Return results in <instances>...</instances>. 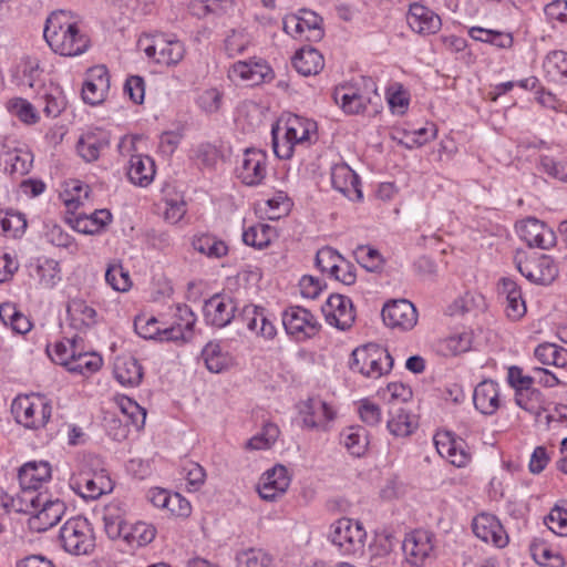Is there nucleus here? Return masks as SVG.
<instances>
[{"label": "nucleus", "mask_w": 567, "mask_h": 567, "mask_svg": "<svg viewBox=\"0 0 567 567\" xmlns=\"http://www.w3.org/2000/svg\"><path fill=\"white\" fill-rule=\"evenodd\" d=\"M475 408L485 415H493L499 408V390L493 380H484L476 385L473 394Z\"/></svg>", "instance_id": "obj_25"}, {"label": "nucleus", "mask_w": 567, "mask_h": 567, "mask_svg": "<svg viewBox=\"0 0 567 567\" xmlns=\"http://www.w3.org/2000/svg\"><path fill=\"white\" fill-rule=\"evenodd\" d=\"M543 69L548 81L558 84L567 83V52L550 51L543 62Z\"/></svg>", "instance_id": "obj_33"}, {"label": "nucleus", "mask_w": 567, "mask_h": 567, "mask_svg": "<svg viewBox=\"0 0 567 567\" xmlns=\"http://www.w3.org/2000/svg\"><path fill=\"white\" fill-rule=\"evenodd\" d=\"M303 425L310 429L319 427L324 422L334 419L333 410L319 398L308 399L300 411Z\"/></svg>", "instance_id": "obj_27"}, {"label": "nucleus", "mask_w": 567, "mask_h": 567, "mask_svg": "<svg viewBox=\"0 0 567 567\" xmlns=\"http://www.w3.org/2000/svg\"><path fill=\"white\" fill-rule=\"evenodd\" d=\"M250 43V37L248 33L241 30H231L225 39V49L229 56L240 54Z\"/></svg>", "instance_id": "obj_55"}, {"label": "nucleus", "mask_w": 567, "mask_h": 567, "mask_svg": "<svg viewBox=\"0 0 567 567\" xmlns=\"http://www.w3.org/2000/svg\"><path fill=\"white\" fill-rule=\"evenodd\" d=\"M535 358L545 365L558 369L567 368V349L555 343L545 342L536 347Z\"/></svg>", "instance_id": "obj_41"}, {"label": "nucleus", "mask_w": 567, "mask_h": 567, "mask_svg": "<svg viewBox=\"0 0 567 567\" xmlns=\"http://www.w3.org/2000/svg\"><path fill=\"white\" fill-rule=\"evenodd\" d=\"M332 187L351 200L361 199L359 176L347 164H336L331 168Z\"/></svg>", "instance_id": "obj_23"}, {"label": "nucleus", "mask_w": 567, "mask_h": 567, "mask_svg": "<svg viewBox=\"0 0 567 567\" xmlns=\"http://www.w3.org/2000/svg\"><path fill=\"white\" fill-rule=\"evenodd\" d=\"M544 522L556 535L567 536V509L555 506L545 517Z\"/></svg>", "instance_id": "obj_56"}, {"label": "nucleus", "mask_w": 567, "mask_h": 567, "mask_svg": "<svg viewBox=\"0 0 567 567\" xmlns=\"http://www.w3.org/2000/svg\"><path fill=\"white\" fill-rule=\"evenodd\" d=\"M174 317V323L163 329V338L165 341H189L194 334L195 313L187 305H177Z\"/></svg>", "instance_id": "obj_17"}, {"label": "nucleus", "mask_w": 567, "mask_h": 567, "mask_svg": "<svg viewBox=\"0 0 567 567\" xmlns=\"http://www.w3.org/2000/svg\"><path fill=\"white\" fill-rule=\"evenodd\" d=\"M292 64L298 73L308 76L319 73L323 65V56L313 48H303L296 52Z\"/></svg>", "instance_id": "obj_34"}, {"label": "nucleus", "mask_w": 567, "mask_h": 567, "mask_svg": "<svg viewBox=\"0 0 567 567\" xmlns=\"http://www.w3.org/2000/svg\"><path fill=\"white\" fill-rule=\"evenodd\" d=\"M154 175L155 165L151 157L142 155L131 157L127 176L132 183L146 186L153 181Z\"/></svg>", "instance_id": "obj_37"}, {"label": "nucleus", "mask_w": 567, "mask_h": 567, "mask_svg": "<svg viewBox=\"0 0 567 567\" xmlns=\"http://www.w3.org/2000/svg\"><path fill=\"white\" fill-rule=\"evenodd\" d=\"M38 488H21V493L17 497L6 498L9 506L13 507L17 512L30 514L31 516L34 512L40 508L41 503H43L47 497V493H37Z\"/></svg>", "instance_id": "obj_40"}, {"label": "nucleus", "mask_w": 567, "mask_h": 567, "mask_svg": "<svg viewBox=\"0 0 567 567\" xmlns=\"http://www.w3.org/2000/svg\"><path fill=\"white\" fill-rule=\"evenodd\" d=\"M105 280L116 291H126L131 286L130 275L121 265L109 266Z\"/></svg>", "instance_id": "obj_54"}, {"label": "nucleus", "mask_w": 567, "mask_h": 567, "mask_svg": "<svg viewBox=\"0 0 567 567\" xmlns=\"http://www.w3.org/2000/svg\"><path fill=\"white\" fill-rule=\"evenodd\" d=\"M43 37L55 53L64 56L80 55L90 45L86 34L80 31L71 14L64 10L53 12L47 19Z\"/></svg>", "instance_id": "obj_1"}, {"label": "nucleus", "mask_w": 567, "mask_h": 567, "mask_svg": "<svg viewBox=\"0 0 567 567\" xmlns=\"http://www.w3.org/2000/svg\"><path fill=\"white\" fill-rule=\"evenodd\" d=\"M66 506L61 499H51L49 495L41 503L34 514L29 518L32 530L41 533L56 525L64 515Z\"/></svg>", "instance_id": "obj_15"}, {"label": "nucleus", "mask_w": 567, "mask_h": 567, "mask_svg": "<svg viewBox=\"0 0 567 567\" xmlns=\"http://www.w3.org/2000/svg\"><path fill=\"white\" fill-rule=\"evenodd\" d=\"M518 271L530 282L548 286L558 277L559 270L555 260L545 254L535 255L525 261L515 259Z\"/></svg>", "instance_id": "obj_7"}, {"label": "nucleus", "mask_w": 567, "mask_h": 567, "mask_svg": "<svg viewBox=\"0 0 567 567\" xmlns=\"http://www.w3.org/2000/svg\"><path fill=\"white\" fill-rule=\"evenodd\" d=\"M406 20L410 28L421 35L434 34L442 25L439 14L417 2L410 6Z\"/></svg>", "instance_id": "obj_20"}, {"label": "nucleus", "mask_w": 567, "mask_h": 567, "mask_svg": "<svg viewBox=\"0 0 567 567\" xmlns=\"http://www.w3.org/2000/svg\"><path fill=\"white\" fill-rule=\"evenodd\" d=\"M110 87L109 71L104 65H97L89 71V79L82 87L83 101L91 105L100 104L104 101Z\"/></svg>", "instance_id": "obj_19"}, {"label": "nucleus", "mask_w": 567, "mask_h": 567, "mask_svg": "<svg viewBox=\"0 0 567 567\" xmlns=\"http://www.w3.org/2000/svg\"><path fill=\"white\" fill-rule=\"evenodd\" d=\"M237 307L231 297L214 295L204 305V317L208 324L224 328L235 318Z\"/></svg>", "instance_id": "obj_14"}, {"label": "nucleus", "mask_w": 567, "mask_h": 567, "mask_svg": "<svg viewBox=\"0 0 567 567\" xmlns=\"http://www.w3.org/2000/svg\"><path fill=\"white\" fill-rule=\"evenodd\" d=\"M282 324L286 332L297 340H305L313 337L320 328L315 316L306 308L290 306L282 313Z\"/></svg>", "instance_id": "obj_8"}, {"label": "nucleus", "mask_w": 567, "mask_h": 567, "mask_svg": "<svg viewBox=\"0 0 567 567\" xmlns=\"http://www.w3.org/2000/svg\"><path fill=\"white\" fill-rule=\"evenodd\" d=\"M391 417L388 421L389 431L395 436H408L416 429L417 422L414 415H411L401 405L393 404L390 409Z\"/></svg>", "instance_id": "obj_36"}, {"label": "nucleus", "mask_w": 567, "mask_h": 567, "mask_svg": "<svg viewBox=\"0 0 567 567\" xmlns=\"http://www.w3.org/2000/svg\"><path fill=\"white\" fill-rule=\"evenodd\" d=\"M114 375L121 384L135 386L142 381L143 368L134 357H118L114 363Z\"/></svg>", "instance_id": "obj_32"}, {"label": "nucleus", "mask_w": 567, "mask_h": 567, "mask_svg": "<svg viewBox=\"0 0 567 567\" xmlns=\"http://www.w3.org/2000/svg\"><path fill=\"white\" fill-rule=\"evenodd\" d=\"M301 12V17L290 16L284 19L285 32L291 37H298L307 31L306 39L308 41L321 40L323 37L322 18L309 10H302Z\"/></svg>", "instance_id": "obj_13"}, {"label": "nucleus", "mask_w": 567, "mask_h": 567, "mask_svg": "<svg viewBox=\"0 0 567 567\" xmlns=\"http://www.w3.org/2000/svg\"><path fill=\"white\" fill-rule=\"evenodd\" d=\"M34 402L30 396H19L13 400L11 411L18 423L28 429L43 427L51 417L52 406L40 396Z\"/></svg>", "instance_id": "obj_5"}, {"label": "nucleus", "mask_w": 567, "mask_h": 567, "mask_svg": "<svg viewBox=\"0 0 567 567\" xmlns=\"http://www.w3.org/2000/svg\"><path fill=\"white\" fill-rule=\"evenodd\" d=\"M237 567H272V557L262 549L249 548L236 556Z\"/></svg>", "instance_id": "obj_47"}, {"label": "nucleus", "mask_w": 567, "mask_h": 567, "mask_svg": "<svg viewBox=\"0 0 567 567\" xmlns=\"http://www.w3.org/2000/svg\"><path fill=\"white\" fill-rule=\"evenodd\" d=\"M0 318L6 324H10L17 333L24 334L30 331L31 322L11 303H3L0 307Z\"/></svg>", "instance_id": "obj_46"}, {"label": "nucleus", "mask_w": 567, "mask_h": 567, "mask_svg": "<svg viewBox=\"0 0 567 567\" xmlns=\"http://www.w3.org/2000/svg\"><path fill=\"white\" fill-rule=\"evenodd\" d=\"M183 471L185 472L187 489L189 492L198 491L205 483L206 472L199 464L190 462L183 467Z\"/></svg>", "instance_id": "obj_59"}, {"label": "nucleus", "mask_w": 567, "mask_h": 567, "mask_svg": "<svg viewBox=\"0 0 567 567\" xmlns=\"http://www.w3.org/2000/svg\"><path fill=\"white\" fill-rule=\"evenodd\" d=\"M272 228L267 224H257L244 230L243 241L247 246L264 249L269 246L272 236Z\"/></svg>", "instance_id": "obj_45"}, {"label": "nucleus", "mask_w": 567, "mask_h": 567, "mask_svg": "<svg viewBox=\"0 0 567 567\" xmlns=\"http://www.w3.org/2000/svg\"><path fill=\"white\" fill-rule=\"evenodd\" d=\"M354 258L365 270L379 272L383 267V258L379 250L369 246H359L354 250Z\"/></svg>", "instance_id": "obj_49"}, {"label": "nucleus", "mask_w": 567, "mask_h": 567, "mask_svg": "<svg viewBox=\"0 0 567 567\" xmlns=\"http://www.w3.org/2000/svg\"><path fill=\"white\" fill-rule=\"evenodd\" d=\"M332 97L347 114H360L365 111L370 99L361 94L357 89L341 85L334 89Z\"/></svg>", "instance_id": "obj_26"}, {"label": "nucleus", "mask_w": 567, "mask_h": 567, "mask_svg": "<svg viewBox=\"0 0 567 567\" xmlns=\"http://www.w3.org/2000/svg\"><path fill=\"white\" fill-rule=\"evenodd\" d=\"M104 520V529L107 536L111 539L121 538L122 526L124 524V518L121 515L114 513V508L109 507L103 517Z\"/></svg>", "instance_id": "obj_61"}, {"label": "nucleus", "mask_w": 567, "mask_h": 567, "mask_svg": "<svg viewBox=\"0 0 567 567\" xmlns=\"http://www.w3.org/2000/svg\"><path fill=\"white\" fill-rule=\"evenodd\" d=\"M110 145L109 133L102 130H95L83 134L78 143V154L87 163L94 162L100 154Z\"/></svg>", "instance_id": "obj_24"}, {"label": "nucleus", "mask_w": 567, "mask_h": 567, "mask_svg": "<svg viewBox=\"0 0 567 567\" xmlns=\"http://www.w3.org/2000/svg\"><path fill=\"white\" fill-rule=\"evenodd\" d=\"M341 441L353 456H362L369 445L368 432L362 426H349L341 433Z\"/></svg>", "instance_id": "obj_42"}, {"label": "nucleus", "mask_w": 567, "mask_h": 567, "mask_svg": "<svg viewBox=\"0 0 567 567\" xmlns=\"http://www.w3.org/2000/svg\"><path fill=\"white\" fill-rule=\"evenodd\" d=\"M267 174V156L262 151L248 148L237 168L240 181L248 186L259 185Z\"/></svg>", "instance_id": "obj_12"}, {"label": "nucleus", "mask_w": 567, "mask_h": 567, "mask_svg": "<svg viewBox=\"0 0 567 567\" xmlns=\"http://www.w3.org/2000/svg\"><path fill=\"white\" fill-rule=\"evenodd\" d=\"M1 161L4 165V171L10 175L23 176L30 172L32 166V155L22 150L6 152Z\"/></svg>", "instance_id": "obj_43"}, {"label": "nucleus", "mask_w": 567, "mask_h": 567, "mask_svg": "<svg viewBox=\"0 0 567 567\" xmlns=\"http://www.w3.org/2000/svg\"><path fill=\"white\" fill-rule=\"evenodd\" d=\"M516 404L525 411L539 415L542 413L543 393L535 388L515 392Z\"/></svg>", "instance_id": "obj_48"}, {"label": "nucleus", "mask_w": 567, "mask_h": 567, "mask_svg": "<svg viewBox=\"0 0 567 567\" xmlns=\"http://www.w3.org/2000/svg\"><path fill=\"white\" fill-rule=\"evenodd\" d=\"M233 71L240 79L250 82L252 85H257L267 79H271V69L265 61H239L234 64Z\"/></svg>", "instance_id": "obj_38"}, {"label": "nucleus", "mask_w": 567, "mask_h": 567, "mask_svg": "<svg viewBox=\"0 0 567 567\" xmlns=\"http://www.w3.org/2000/svg\"><path fill=\"white\" fill-rule=\"evenodd\" d=\"M381 315L383 322L392 329L411 330L417 322L414 305L405 299L386 302Z\"/></svg>", "instance_id": "obj_10"}, {"label": "nucleus", "mask_w": 567, "mask_h": 567, "mask_svg": "<svg viewBox=\"0 0 567 567\" xmlns=\"http://www.w3.org/2000/svg\"><path fill=\"white\" fill-rule=\"evenodd\" d=\"M66 312L70 318L71 326L78 330L96 323L97 313L95 309L82 299H72L69 301Z\"/></svg>", "instance_id": "obj_35"}, {"label": "nucleus", "mask_w": 567, "mask_h": 567, "mask_svg": "<svg viewBox=\"0 0 567 567\" xmlns=\"http://www.w3.org/2000/svg\"><path fill=\"white\" fill-rule=\"evenodd\" d=\"M279 427L274 423H266L260 433L247 441L246 447L249 450H266L271 447L279 436Z\"/></svg>", "instance_id": "obj_50"}, {"label": "nucleus", "mask_w": 567, "mask_h": 567, "mask_svg": "<svg viewBox=\"0 0 567 567\" xmlns=\"http://www.w3.org/2000/svg\"><path fill=\"white\" fill-rule=\"evenodd\" d=\"M519 237L529 246L549 249L556 245V235L545 223L534 217L522 220L517 226Z\"/></svg>", "instance_id": "obj_11"}, {"label": "nucleus", "mask_w": 567, "mask_h": 567, "mask_svg": "<svg viewBox=\"0 0 567 567\" xmlns=\"http://www.w3.org/2000/svg\"><path fill=\"white\" fill-rule=\"evenodd\" d=\"M326 321L340 329H349L355 319L352 301L342 295H331L321 308Z\"/></svg>", "instance_id": "obj_9"}, {"label": "nucleus", "mask_w": 567, "mask_h": 567, "mask_svg": "<svg viewBox=\"0 0 567 567\" xmlns=\"http://www.w3.org/2000/svg\"><path fill=\"white\" fill-rule=\"evenodd\" d=\"M392 367L393 358L377 343H368L352 351L350 369L367 378L378 379L390 372Z\"/></svg>", "instance_id": "obj_2"}, {"label": "nucleus", "mask_w": 567, "mask_h": 567, "mask_svg": "<svg viewBox=\"0 0 567 567\" xmlns=\"http://www.w3.org/2000/svg\"><path fill=\"white\" fill-rule=\"evenodd\" d=\"M27 228V219L23 214L8 212L4 235L13 238L20 237Z\"/></svg>", "instance_id": "obj_62"}, {"label": "nucleus", "mask_w": 567, "mask_h": 567, "mask_svg": "<svg viewBox=\"0 0 567 567\" xmlns=\"http://www.w3.org/2000/svg\"><path fill=\"white\" fill-rule=\"evenodd\" d=\"M156 535V529L153 525L145 522H137L130 525V534H126L127 544L136 546H145L150 544Z\"/></svg>", "instance_id": "obj_51"}, {"label": "nucleus", "mask_w": 567, "mask_h": 567, "mask_svg": "<svg viewBox=\"0 0 567 567\" xmlns=\"http://www.w3.org/2000/svg\"><path fill=\"white\" fill-rule=\"evenodd\" d=\"M290 484L288 471L284 465H275L264 473L258 485L259 496L265 501H275Z\"/></svg>", "instance_id": "obj_18"}, {"label": "nucleus", "mask_w": 567, "mask_h": 567, "mask_svg": "<svg viewBox=\"0 0 567 567\" xmlns=\"http://www.w3.org/2000/svg\"><path fill=\"white\" fill-rule=\"evenodd\" d=\"M473 533L485 543H492L503 548L508 543V537L499 520L491 514H480L472 523Z\"/></svg>", "instance_id": "obj_16"}, {"label": "nucleus", "mask_w": 567, "mask_h": 567, "mask_svg": "<svg viewBox=\"0 0 567 567\" xmlns=\"http://www.w3.org/2000/svg\"><path fill=\"white\" fill-rule=\"evenodd\" d=\"M223 94L217 89H208L198 96V105L206 113H216L221 106Z\"/></svg>", "instance_id": "obj_60"}, {"label": "nucleus", "mask_w": 567, "mask_h": 567, "mask_svg": "<svg viewBox=\"0 0 567 567\" xmlns=\"http://www.w3.org/2000/svg\"><path fill=\"white\" fill-rule=\"evenodd\" d=\"M59 540L63 549L73 555H87L95 547L91 524L81 516L72 517L64 523Z\"/></svg>", "instance_id": "obj_3"}, {"label": "nucleus", "mask_w": 567, "mask_h": 567, "mask_svg": "<svg viewBox=\"0 0 567 567\" xmlns=\"http://www.w3.org/2000/svg\"><path fill=\"white\" fill-rule=\"evenodd\" d=\"M134 329L144 339L165 341L163 329L158 327V320L155 317L137 316L134 320Z\"/></svg>", "instance_id": "obj_52"}, {"label": "nucleus", "mask_w": 567, "mask_h": 567, "mask_svg": "<svg viewBox=\"0 0 567 567\" xmlns=\"http://www.w3.org/2000/svg\"><path fill=\"white\" fill-rule=\"evenodd\" d=\"M433 535L427 530H414L403 542V551L412 565H421L433 551Z\"/></svg>", "instance_id": "obj_21"}, {"label": "nucleus", "mask_w": 567, "mask_h": 567, "mask_svg": "<svg viewBox=\"0 0 567 567\" xmlns=\"http://www.w3.org/2000/svg\"><path fill=\"white\" fill-rule=\"evenodd\" d=\"M367 533L360 522L342 517L331 526L330 539L343 554L362 550Z\"/></svg>", "instance_id": "obj_4"}, {"label": "nucleus", "mask_w": 567, "mask_h": 567, "mask_svg": "<svg viewBox=\"0 0 567 567\" xmlns=\"http://www.w3.org/2000/svg\"><path fill=\"white\" fill-rule=\"evenodd\" d=\"M11 112L27 124H34L39 120V115L33 105L23 99H14L10 101Z\"/></svg>", "instance_id": "obj_58"}, {"label": "nucleus", "mask_w": 567, "mask_h": 567, "mask_svg": "<svg viewBox=\"0 0 567 567\" xmlns=\"http://www.w3.org/2000/svg\"><path fill=\"white\" fill-rule=\"evenodd\" d=\"M279 125L272 126V148L277 157L281 159H288L293 154V147L297 143L292 142L291 138L285 133L282 138H279Z\"/></svg>", "instance_id": "obj_57"}, {"label": "nucleus", "mask_w": 567, "mask_h": 567, "mask_svg": "<svg viewBox=\"0 0 567 567\" xmlns=\"http://www.w3.org/2000/svg\"><path fill=\"white\" fill-rule=\"evenodd\" d=\"M193 247L209 258H221L228 252V247L223 240L208 234L195 236Z\"/></svg>", "instance_id": "obj_44"}, {"label": "nucleus", "mask_w": 567, "mask_h": 567, "mask_svg": "<svg viewBox=\"0 0 567 567\" xmlns=\"http://www.w3.org/2000/svg\"><path fill=\"white\" fill-rule=\"evenodd\" d=\"M239 319L246 324L248 330L265 339H274L277 334L275 323L270 320L265 308L252 305L245 306L239 315Z\"/></svg>", "instance_id": "obj_22"}, {"label": "nucleus", "mask_w": 567, "mask_h": 567, "mask_svg": "<svg viewBox=\"0 0 567 567\" xmlns=\"http://www.w3.org/2000/svg\"><path fill=\"white\" fill-rule=\"evenodd\" d=\"M75 484L83 498L96 499L102 494L112 489L111 480L103 474V472L95 473L93 476H90L87 473H82Z\"/></svg>", "instance_id": "obj_30"}, {"label": "nucleus", "mask_w": 567, "mask_h": 567, "mask_svg": "<svg viewBox=\"0 0 567 567\" xmlns=\"http://www.w3.org/2000/svg\"><path fill=\"white\" fill-rule=\"evenodd\" d=\"M316 131L317 123L309 118L291 114L286 120L285 133L297 144L308 142L310 135L316 133Z\"/></svg>", "instance_id": "obj_39"}, {"label": "nucleus", "mask_w": 567, "mask_h": 567, "mask_svg": "<svg viewBox=\"0 0 567 567\" xmlns=\"http://www.w3.org/2000/svg\"><path fill=\"white\" fill-rule=\"evenodd\" d=\"M150 38L140 39L138 45L143 49L147 58L156 63L166 66L178 64L185 55L184 44L175 39H165L163 35H156L148 43Z\"/></svg>", "instance_id": "obj_6"}, {"label": "nucleus", "mask_w": 567, "mask_h": 567, "mask_svg": "<svg viewBox=\"0 0 567 567\" xmlns=\"http://www.w3.org/2000/svg\"><path fill=\"white\" fill-rule=\"evenodd\" d=\"M71 361L68 370L75 373H93L100 370L103 360L102 357L94 352H82L78 350L76 340L70 342Z\"/></svg>", "instance_id": "obj_31"}, {"label": "nucleus", "mask_w": 567, "mask_h": 567, "mask_svg": "<svg viewBox=\"0 0 567 567\" xmlns=\"http://www.w3.org/2000/svg\"><path fill=\"white\" fill-rule=\"evenodd\" d=\"M18 478L21 488H39L51 478V466L44 461L28 462L20 467Z\"/></svg>", "instance_id": "obj_28"}, {"label": "nucleus", "mask_w": 567, "mask_h": 567, "mask_svg": "<svg viewBox=\"0 0 567 567\" xmlns=\"http://www.w3.org/2000/svg\"><path fill=\"white\" fill-rule=\"evenodd\" d=\"M338 261H344L342 256L330 247H323L316 255V265L322 272H329L331 276L340 271Z\"/></svg>", "instance_id": "obj_53"}, {"label": "nucleus", "mask_w": 567, "mask_h": 567, "mask_svg": "<svg viewBox=\"0 0 567 567\" xmlns=\"http://www.w3.org/2000/svg\"><path fill=\"white\" fill-rule=\"evenodd\" d=\"M202 358L206 368L213 373H220L234 365V357L225 350L219 342H208L203 351Z\"/></svg>", "instance_id": "obj_29"}, {"label": "nucleus", "mask_w": 567, "mask_h": 567, "mask_svg": "<svg viewBox=\"0 0 567 567\" xmlns=\"http://www.w3.org/2000/svg\"><path fill=\"white\" fill-rule=\"evenodd\" d=\"M539 167L549 176L561 182H567V165L557 163L549 156H543L540 157Z\"/></svg>", "instance_id": "obj_64"}, {"label": "nucleus", "mask_w": 567, "mask_h": 567, "mask_svg": "<svg viewBox=\"0 0 567 567\" xmlns=\"http://www.w3.org/2000/svg\"><path fill=\"white\" fill-rule=\"evenodd\" d=\"M534 372L539 374L538 383L545 388H554L560 384L567 385V375L561 372H553L545 368L536 367Z\"/></svg>", "instance_id": "obj_63"}]
</instances>
